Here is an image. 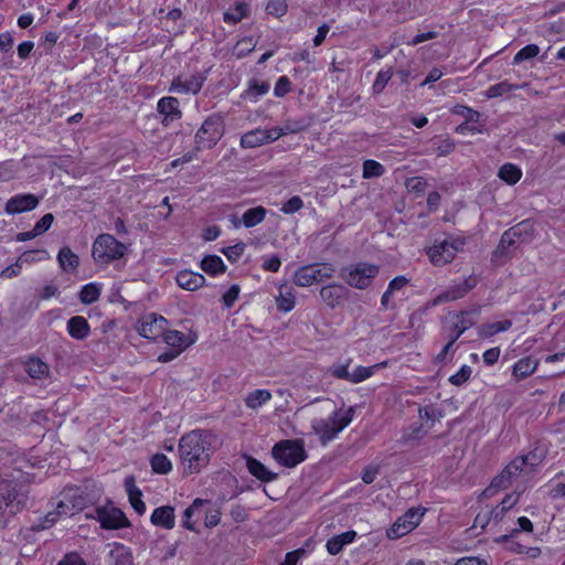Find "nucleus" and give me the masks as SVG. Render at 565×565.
<instances>
[{
	"mask_svg": "<svg viewBox=\"0 0 565 565\" xmlns=\"http://www.w3.org/2000/svg\"><path fill=\"white\" fill-rule=\"evenodd\" d=\"M271 456L280 466L294 468L307 459L305 443L301 439H285L275 444Z\"/></svg>",
	"mask_w": 565,
	"mask_h": 565,
	"instance_id": "20e7f679",
	"label": "nucleus"
},
{
	"mask_svg": "<svg viewBox=\"0 0 565 565\" xmlns=\"http://www.w3.org/2000/svg\"><path fill=\"white\" fill-rule=\"evenodd\" d=\"M67 331L72 338L84 340L88 337L90 328L84 317L76 316L67 321Z\"/></svg>",
	"mask_w": 565,
	"mask_h": 565,
	"instance_id": "4be33fe9",
	"label": "nucleus"
},
{
	"mask_svg": "<svg viewBox=\"0 0 565 565\" xmlns=\"http://www.w3.org/2000/svg\"><path fill=\"white\" fill-rule=\"evenodd\" d=\"M392 78V71L391 70H381L377 75H376V78L373 83V90L375 93H381L385 86L387 85V83L390 82V79Z\"/></svg>",
	"mask_w": 565,
	"mask_h": 565,
	"instance_id": "5fc2aeb1",
	"label": "nucleus"
},
{
	"mask_svg": "<svg viewBox=\"0 0 565 565\" xmlns=\"http://www.w3.org/2000/svg\"><path fill=\"white\" fill-rule=\"evenodd\" d=\"M50 258V254L44 250V249H41V250H29V252H25L23 253L19 259H20V263L23 264H31V263H34V262H42V260H46Z\"/></svg>",
	"mask_w": 565,
	"mask_h": 565,
	"instance_id": "09e8293b",
	"label": "nucleus"
},
{
	"mask_svg": "<svg viewBox=\"0 0 565 565\" xmlns=\"http://www.w3.org/2000/svg\"><path fill=\"white\" fill-rule=\"evenodd\" d=\"M158 111L163 116L162 122L168 125L182 117L179 100L175 97L167 96L158 100Z\"/></svg>",
	"mask_w": 565,
	"mask_h": 565,
	"instance_id": "f3484780",
	"label": "nucleus"
},
{
	"mask_svg": "<svg viewBox=\"0 0 565 565\" xmlns=\"http://www.w3.org/2000/svg\"><path fill=\"white\" fill-rule=\"evenodd\" d=\"M463 246V238L449 236L443 241H436L434 245L427 249V255L433 265L443 266L450 263Z\"/></svg>",
	"mask_w": 565,
	"mask_h": 565,
	"instance_id": "0eeeda50",
	"label": "nucleus"
},
{
	"mask_svg": "<svg viewBox=\"0 0 565 565\" xmlns=\"http://www.w3.org/2000/svg\"><path fill=\"white\" fill-rule=\"evenodd\" d=\"M289 129L274 127L270 129H254L244 134L241 138V146L243 148H256L265 143L277 140L279 137L286 135Z\"/></svg>",
	"mask_w": 565,
	"mask_h": 565,
	"instance_id": "9b49d317",
	"label": "nucleus"
},
{
	"mask_svg": "<svg viewBox=\"0 0 565 565\" xmlns=\"http://www.w3.org/2000/svg\"><path fill=\"white\" fill-rule=\"evenodd\" d=\"M246 248V245L244 243H237L235 245L224 247L221 249V252L226 256V258L234 263L237 259L242 257Z\"/></svg>",
	"mask_w": 565,
	"mask_h": 565,
	"instance_id": "603ef678",
	"label": "nucleus"
},
{
	"mask_svg": "<svg viewBox=\"0 0 565 565\" xmlns=\"http://www.w3.org/2000/svg\"><path fill=\"white\" fill-rule=\"evenodd\" d=\"M335 274V268L330 263H316L303 265L295 273L292 280L298 287H310L315 284L331 279Z\"/></svg>",
	"mask_w": 565,
	"mask_h": 565,
	"instance_id": "423d86ee",
	"label": "nucleus"
},
{
	"mask_svg": "<svg viewBox=\"0 0 565 565\" xmlns=\"http://www.w3.org/2000/svg\"><path fill=\"white\" fill-rule=\"evenodd\" d=\"M85 497H66V500L60 501L56 504L57 514L58 515H65L71 516L74 515L75 512L82 510V507L84 504L83 500Z\"/></svg>",
	"mask_w": 565,
	"mask_h": 565,
	"instance_id": "cd10ccee",
	"label": "nucleus"
},
{
	"mask_svg": "<svg viewBox=\"0 0 565 565\" xmlns=\"http://www.w3.org/2000/svg\"><path fill=\"white\" fill-rule=\"evenodd\" d=\"M239 292H241V288L238 285H232L224 294H223V297H222V300H223V305L225 308H232L233 305L236 302V300L238 299V296H239Z\"/></svg>",
	"mask_w": 565,
	"mask_h": 565,
	"instance_id": "4d7b16f0",
	"label": "nucleus"
},
{
	"mask_svg": "<svg viewBox=\"0 0 565 565\" xmlns=\"http://www.w3.org/2000/svg\"><path fill=\"white\" fill-rule=\"evenodd\" d=\"M168 321L164 317L157 313H149L138 321L137 331L146 339L156 340L164 333Z\"/></svg>",
	"mask_w": 565,
	"mask_h": 565,
	"instance_id": "f8f14e48",
	"label": "nucleus"
},
{
	"mask_svg": "<svg viewBox=\"0 0 565 565\" xmlns=\"http://www.w3.org/2000/svg\"><path fill=\"white\" fill-rule=\"evenodd\" d=\"M163 341L178 352H183L189 345H191L194 340L186 337L184 333L178 330H164Z\"/></svg>",
	"mask_w": 565,
	"mask_h": 565,
	"instance_id": "412c9836",
	"label": "nucleus"
},
{
	"mask_svg": "<svg viewBox=\"0 0 565 565\" xmlns=\"http://www.w3.org/2000/svg\"><path fill=\"white\" fill-rule=\"evenodd\" d=\"M127 247L110 234L99 235L93 243L92 255L96 264L107 265L121 258Z\"/></svg>",
	"mask_w": 565,
	"mask_h": 565,
	"instance_id": "39448f33",
	"label": "nucleus"
},
{
	"mask_svg": "<svg viewBox=\"0 0 565 565\" xmlns=\"http://www.w3.org/2000/svg\"><path fill=\"white\" fill-rule=\"evenodd\" d=\"M151 523L156 526H161L166 530H171L174 527V508L171 505L159 507L153 510L151 514Z\"/></svg>",
	"mask_w": 565,
	"mask_h": 565,
	"instance_id": "6ab92c4d",
	"label": "nucleus"
},
{
	"mask_svg": "<svg viewBox=\"0 0 565 565\" xmlns=\"http://www.w3.org/2000/svg\"><path fill=\"white\" fill-rule=\"evenodd\" d=\"M476 322L475 312H460L450 315L445 320V330L448 331L455 339H458L467 329L472 327Z\"/></svg>",
	"mask_w": 565,
	"mask_h": 565,
	"instance_id": "4468645a",
	"label": "nucleus"
},
{
	"mask_svg": "<svg viewBox=\"0 0 565 565\" xmlns=\"http://www.w3.org/2000/svg\"><path fill=\"white\" fill-rule=\"evenodd\" d=\"M269 90V85L266 83H254L249 86L248 90L246 92V97L249 98L253 102L258 100L259 97L267 94Z\"/></svg>",
	"mask_w": 565,
	"mask_h": 565,
	"instance_id": "864d4df0",
	"label": "nucleus"
},
{
	"mask_svg": "<svg viewBox=\"0 0 565 565\" xmlns=\"http://www.w3.org/2000/svg\"><path fill=\"white\" fill-rule=\"evenodd\" d=\"M97 519L104 529H120L128 525L124 512L117 508H98Z\"/></svg>",
	"mask_w": 565,
	"mask_h": 565,
	"instance_id": "2eb2a0df",
	"label": "nucleus"
},
{
	"mask_svg": "<svg viewBox=\"0 0 565 565\" xmlns=\"http://www.w3.org/2000/svg\"><path fill=\"white\" fill-rule=\"evenodd\" d=\"M518 88H519V86H516V85H512L508 82H501V83L490 86L486 92V96L488 98H495V97H500L504 94H508L512 90H515Z\"/></svg>",
	"mask_w": 565,
	"mask_h": 565,
	"instance_id": "a19ab883",
	"label": "nucleus"
},
{
	"mask_svg": "<svg viewBox=\"0 0 565 565\" xmlns=\"http://www.w3.org/2000/svg\"><path fill=\"white\" fill-rule=\"evenodd\" d=\"M356 536L355 531H347L344 533H341L339 535H335L328 540L327 542V551L331 555H337L341 552L344 545L350 544L354 541Z\"/></svg>",
	"mask_w": 565,
	"mask_h": 565,
	"instance_id": "b1692460",
	"label": "nucleus"
},
{
	"mask_svg": "<svg viewBox=\"0 0 565 565\" xmlns=\"http://www.w3.org/2000/svg\"><path fill=\"white\" fill-rule=\"evenodd\" d=\"M286 0H269L267 4V12L275 17H282L287 12Z\"/></svg>",
	"mask_w": 565,
	"mask_h": 565,
	"instance_id": "13d9d810",
	"label": "nucleus"
},
{
	"mask_svg": "<svg viewBox=\"0 0 565 565\" xmlns=\"http://www.w3.org/2000/svg\"><path fill=\"white\" fill-rule=\"evenodd\" d=\"M277 308L282 312L291 311L296 306L295 290L290 287L279 288V295L275 298Z\"/></svg>",
	"mask_w": 565,
	"mask_h": 565,
	"instance_id": "c85d7f7f",
	"label": "nucleus"
},
{
	"mask_svg": "<svg viewBox=\"0 0 565 565\" xmlns=\"http://www.w3.org/2000/svg\"><path fill=\"white\" fill-rule=\"evenodd\" d=\"M271 399V393L268 390H254L245 397V404L250 409H257Z\"/></svg>",
	"mask_w": 565,
	"mask_h": 565,
	"instance_id": "7c9ffc66",
	"label": "nucleus"
},
{
	"mask_svg": "<svg viewBox=\"0 0 565 565\" xmlns=\"http://www.w3.org/2000/svg\"><path fill=\"white\" fill-rule=\"evenodd\" d=\"M57 565H86V563L77 553H68Z\"/></svg>",
	"mask_w": 565,
	"mask_h": 565,
	"instance_id": "774afa93",
	"label": "nucleus"
},
{
	"mask_svg": "<svg viewBox=\"0 0 565 565\" xmlns=\"http://www.w3.org/2000/svg\"><path fill=\"white\" fill-rule=\"evenodd\" d=\"M205 82L202 73L181 74L173 78L169 92L178 94H198Z\"/></svg>",
	"mask_w": 565,
	"mask_h": 565,
	"instance_id": "ddd939ff",
	"label": "nucleus"
},
{
	"mask_svg": "<svg viewBox=\"0 0 565 565\" xmlns=\"http://www.w3.org/2000/svg\"><path fill=\"white\" fill-rule=\"evenodd\" d=\"M281 262L278 256H269L264 259L263 268L264 270L277 273L280 268Z\"/></svg>",
	"mask_w": 565,
	"mask_h": 565,
	"instance_id": "338daca9",
	"label": "nucleus"
},
{
	"mask_svg": "<svg viewBox=\"0 0 565 565\" xmlns=\"http://www.w3.org/2000/svg\"><path fill=\"white\" fill-rule=\"evenodd\" d=\"M472 369L469 365L465 364L459 369L458 372H456L449 377V382L456 386H460L470 379Z\"/></svg>",
	"mask_w": 565,
	"mask_h": 565,
	"instance_id": "3c124183",
	"label": "nucleus"
},
{
	"mask_svg": "<svg viewBox=\"0 0 565 565\" xmlns=\"http://www.w3.org/2000/svg\"><path fill=\"white\" fill-rule=\"evenodd\" d=\"M221 512L218 509L205 511L204 523L206 527H214L220 523Z\"/></svg>",
	"mask_w": 565,
	"mask_h": 565,
	"instance_id": "69168bd1",
	"label": "nucleus"
},
{
	"mask_svg": "<svg viewBox=\"0 0 565 565\" xmlns=\"http://www.w3.org/2000/svg\"><path fill=\"white\" fill-rule=\"evenodd\" d=\"M540 53V47L536 44H527L521 49L513 57V64L518 65L523 61L535 57Z\"/></svg>",
	"mask_w": 565,
	"mask_h": 565,
	"instance_id": "37998d69",
	"label": "nucleus"
},
{
	"mask_svg": "<svg viewBox=\"0 0 565 565\" xmlns=\"http://www.w3.org/2000/svg\"><path fill=\"white\" fill-rule=\"evenodd\" d=\"M175 281L178 286L188 291H195L205 285V277L189 269L180 270L177 274Z\"/></svg>",
	"mask_w": 565,
	"mask_h": 565,
	"instance_id": "a211bd4d",
	"label": "nucleus"
},
{
	"mask_svg": "<svg viewBox=\"0 0 565 565\" xmlns=\"http://www.w3.org/2000/svg\"><path fill=\"white\" fill-rule=\"evenodd\" d=\"M211 434L192 430L180 438L179 454L185 472L193 473L205 467L210 460Z\"/></svg>",
	"mask_w": 565,
	"mask_h": 565,
	"instance_id": "f03ea898",
	"label": "nucleus"
},
{
	"mask_svg": "<svg viewBox=\"0 0 565 565\" xmlns=\"http://www.w3.org/2000/svg\"><path fill=\"white\" fill-rule=\"evenodd\" d=\"M544 454L535 449L524 456L514 458L491 482L488 491L499 492L507 490L513 483L519 487L530 481L535 469L542 463Z\"/></svg>",
	"mask_w": 565,
	"mask_h": 565,
	"instance_id": "f257e3e1",
	"label": "nucleus"
},
{
	"mask_svg": "<svg viewBox=\"0 0 565 565\" xmlns=\"http://www.w3.org/2000/svg\"><path fill=\"white\" fill-rule=\"evenodd\" d=\"M207 503H209L207 500L196 498L194 500V502L192 503V505H190L188 509H185L184 514H183V526L185 529L193 531V532H198L194 526V523L191 522V518L196 513L199 514L201 512V510L203 509V507Z\"/></svg>",
	"mask_w": 565,
	"mask_h": 565,
	"instance_id": "c9c22d12",
	"label": "nucleus"
},
{
	"mask_svg": "<svg viewBox=\"0 0 565 565\" xmlns=\"http://www.w3.org/2000/svg\"><path fill=\"white\" fill-rule=\"evenodd\" d=\"M386 365H387L386 361L376 363L371 366L359 365L351 372L350 383H353V384L361 383V382L372 377L376 371L385 367Z\"/></svg>",
	"mask_w": 565,
	"mask_h": 565,
	"instance_id": "a878e982",
	"label": "nucleus"
},
{
	"mask_svg": "<svg viewBox=\"0 0 565 565\" xmlns=\"http://www.w3.org/2000/svg\"><path fill=\"white\" fill-rule=\"evenodd\" d=\"M476 286V279L469 278L463 281L462 286L459 287L458 290H449L445 295L446 300H456L461 298L466 292L472 289Z\"/></svg>",
	"mask_w": 565,
	"mask_h": 565,
	"instance_id": "8fccbe9b",
	"label": "nucleus"
},
{
	"mask_svg": "<svg viewBox=\"0 0 565 565\" xmlns=\"http://www.w3.org/2000/svg\"><path fill=\"white\" fill-rule=\"evenodd\" d=\"M320 297L330 308L337 307L343 297V287L340 285H327L320 289Z\"/></svg>",
	"mask_w": 565,
	"mask_h": 565,
	"instance_id": "393cba45",
	"label": "nucleus"
},
{
	"mask_svg": "<svg viewBox=\"0 0 565 565\" xmlns=\"http://www.w3.org/2000/svg\"><path fill=\"white\" fill-rule=\"evenodd\" d=\"M152 470L157 473H168L172 469L171 461L162 454H156L151 458Z\"/></svg>",
	"mask_w": 565,
	"mask_h": 565,
	"instance_id": "79ce46f5",
	"label": "nucleus"
},
{
	"mask_svg": "<svg viewBox=\"0 0 565 565\" xmlns=\"http://www.w3.org/2000/svg\"><path fill=\"white\" fill-rule=\"evenodd\" d=\"M25 372L33 379H43L49 374V366L38 358H29L24 363Z\"/></svg>",
	"mask_w": 565,
	"mask_h": 565,
	"instance_id": "2f4dec72",
	"label": "nucleus"
},
{
	"mask_svg": "<svg viewBox=\"0 0 565 565\" xmlns=\"http://www.w3.org/2000/svg\"><path fill=\"white\" fill-rule=\"evenodd\" d=\"M492 519L493 518L490 511V507L487 505L486 508H482L476 515L475 526H480L483 529Z\"/></svg>",
	"mask_w": 565,
	"mask_h": 565,
	"instance_id": "680f3d73",
	"label": "nucleus"
},
{
	"mask_svg": "<svg viewBox=\"0 0 565 565\" xmlns=\"http://www.w3.org/2000/svg\"><path fill=\"white\" fill-rule=\"evenodd\" d=\"M246 467L250 475H253L254 477L262 481H270L276 478V473L270 471L260 461L254 458H247Z\"/></svg>",
	"mask_w": 565,
	"mask_h": 565,
	"instance_id": "c756f323",
	"label": "nucleus"
},
{
	"mask_svg": "<svg viewBox=\"0 0 565 565\" xmlns=\"http://www.w3.org/2000/svg\"><path fill=\"white\" fill-rule=\"evenodd\" d=\"M255 47V42L253 40V38H244L242 40H239L235 47H234V55L237 57V58H242L244 56H246L248 53H250Z\"/></svg>",
	"mask_w": 565,
	"mask_h": 565,
	"instance_id": "de8ad7c7",
	"label": "nucleus"
},
{
	"mask_svg": "<svg viewBox=\"0 0 565 565\" xmlns=\"http://www.w3.org/2000/svg\"><path fill=\"white\" fill-rule=\"evenodd\" d=\"M15 499L17 497H0V510L9 515L18 513L21 510V502Z\"/></svg>",
	"mask_w": 565,
	"mask_h": 565,
	"instance_id": "a18cd8bd",
	"label": "nucleus"
},
{
	"mask_svg": "<svg viewBox=\"0 0 565 565\" xmlns=\"http://www.w3.org/2000/svg\"><path fill=\"white\" fill-rule=\"evenodd\" d=\"M100 291H102V285L100 284H98V282H89V284H87V285L82 287V290L79 292V300L84 305H90V303L95 302L99 298Z\"/></svg>",
	"mask_w": 565,
	"mask_h": 565,
	"instance_id": "58836bf2",
	"label": "nucleus"
},
{
	"mask_svg": "<svg viewBox=\"0 0 565 565\" xmlns=\"http://www.w3.org/2000/svg\"><path fill=\"white\" fill-rule=\"evenodd\" d=\"M224 135V122L221 116H210L195 135L199 148L210 149L214 147Z\"/></svg>",
	"mask_w": 565,
	"mask_h": 565,
	"instance_id": "1a4fd4ad",
	"label": "nucleus"
},
{
	"mask_svg": "<svg viewBox=\"0 0 565 565\" xmlns=\"http://www.w3.org/2000/svg\"><path fill=\"white\" fill-rule=\"evenodd\" d=\"M512 327L511 320H501L495 322H490L482 324L479 330V337L481 338H490L497 333L508 331Z\"/></svg>",
	"mask_w": 565,
	"mask_h": 565,
	"instance_id": "473e14b6",
	"label": "nucleus"
},
{
	"mask_svg": "<svg viewBox=\"0 0 565 565\" xmlns=\"http://www.w3.org/2000/svg\"><path fill=\"white\" fill-rule=\"evenodd\" d=\"M201 269L211 276H217L225 273L226 265L220 256L207 255L201 260Z\"/></svg>",
	"mask_w": 565,
	"mask_h": 565,
	"instance_id": "bb28decb",
	"label": "nucleus"
},
{
	"mask_svg": "<svg viewBox=\"0 0 565 565\" xmlns=\"http://www.w3.org/2000/svg\"><path fill=\"white\" fill-rule=\"evenodd\" d=\"M498 177L509 185L518 183L522 177V170L512 163L503 164L498 172Z\"/></svg>",
	"mask_w": 565,
	"mask_h": 565,
	"instance_id": "72a5a7b5",
	"label": "nucleus"
},
{
	"mask_svg": "<svg viewBox=\"0 0 565 565\" xmlns=\"http://www.w3.org/2000/svg\"><path fill=\"white\" fill-rule=\"evenodd\" d=\"M539 366V360L533 359L531 356H525L523 359H520L516 363L513 365V376L516 380H522L535 372V370Z\"/></svg>",
	"mask_w": 565,
	"mask_h": 565,
	"instance_id": "5701e85b",
	"label": "nucleus"
},
{
	"mask_svg": "<svg viewBox=\"0 0 565 565\" xmlns=\"http://www.w3.org/2000/svg\"><path fill=\"white\" fill-rule=\"evenodd\" d=\"M290 90V81L286 76H281L275 84L274 94L277 97H284Z\"/></svg>",
	"mask_w": 565,
	"mask_h": 565,
	"instance_id": "e2e57ef3",
	"label": "nucleus"
},
{
	"mask_svg": "<svg viewBox=\"0 0 565 565\" xmlns=\"http://www.w3.org/2000/svg\"><path fill=\"white\" fill-rule=\"evenodd\" d=\"M353 407L334 409L327 417H315L311 420L312 433L322 445H327L338 437L353 420Z\"/></svg>",
	"mask_w": 565,
	"mask_h": 565,
	"instance_id": "7ed1b4c3",
	"label": "nucleus"
},
{
	"mask_svg": "<svg viewBox=\"0 0 565 565\" xmlns=\"http://www.w3.org/2000/svg\"><path fill=\"white\" fill-rule=\"evenodd\" d=\"M516 503V500L513 497H504L503 500L497 507H490V511L492 513V518L494 521H500L507 511L513 508Z\"/></svg>",
	"mask_w": 565,
	"mask_h": 565,
	"instance_id": "ea45409f",
	"label": "nucleus"
},
{
	"mask_svg": "<svg viewBox=\"0 0 565 565\" xmlns=\"http://www.w3.org/2000/svg\"><path fill=\"white\" fill-rule=\"evenodd\" d=\"M303 206V202L300 196L295 195L287 200L282 206L280 207V211L285 214H294L298 211H300Z\"/></svg>",
	"mask_w": 565,
	"mask_h": 565,
	"instance_id": "6e6d98bb",
	"label": "nucleus"
},
{
	"mask_svg": "<svg viewBox=\"0 0 565 565\" xmlns=\"http://www.w3.org/2000/svg\"><path fill=\"white\" fill-rule=\"evenodd\" d=\"M22 268V263H20V259H18L14 264L7 266L3 268L0 273L1 278H13L20 275Z\"/></svg>",
	"mask_w": 565,
	"mask_h": 565,
	"instance_id": "0e129e2a",
	"label": "nucleus"
},
{
	"mask_svg": "<svg viewBox=\"0 0 565 565\" xmlns=\"http://www.w3.org/2000/svg\"><path fill=\"white\" fill-rule=\"evenodd\" d=\"M57 262L64 271H73L79 264L77 255L68 247L61 248L57 255Z\"/></svg>",
	"mask_w": 565,
	"mask_h": 565,
	"instance_id": "f704fd0d",
	"label": "nucleus"
},
{
	"mask_svg": "<svg viewBox=\"0 0 565 565\" xmlns=\"http://www.w3.org/2000/svg\"><path fill=\"white\" fill-rule=\"evenodd\" d=\"M425 511V508H412L406 511L386 531L387 537L391 540H396L412 532L420 523Z\"/></svg>",
	"mask_w": 565,
	"mask_h": 565,
	"instance_id": "9d476101",
	"label": "nucleus"
},
{
	"mask_svg": "<svg viewBox=\"0 0 565 565\" xmlns=\"http://www.w3.org/2000/svg\"><path fill=\"white\" fill-rule=\"evenodd\" d=\"M384 173V167L375 160H365L363 163V178L370 179L381 177Z\"/></svg>",
	"mask_w": 565,
	"mask_h": 565,
	"instance_id": "49530a36",
	"label": "nucleus"
},
{
	"mask_svg": "<svg viewBox=\"0 0 565 565\" xmlns=\"http://www.w3.org/2000/svg\"><path fill=\"white\" fill-rule=\"evenodd\" d=\"M408 284V279L405 276H397L392 279L388 284L386 291L383 294L381 302L382 306L388 307L391 297L398 290L403 289Z\"/></svg>",
	"mask_w": 565,
	"mask_h": 565,
	"instance_id": "4c0bfd02",
	"label": "nucleus"
},
{
	"mask_svg": "<svg viewBox=\"0 0 565 565\" xmlns=\"http://www.w3.org/2000/svg\"><path fill=\"white\" fill-rule=\"evenodd\" d=\"M439 412L433 406L419 408V418L427 424L430 423V426L439 418Z\"/></svg>",
	"mask_w": 565,
	"mask_h": 565,
	"instance_id": "bf43d9fd",
	"label": "nucleus"
},
{
	"mask_svg": "<svg viewBox=\"0 0 565 565\" xmlns=\"http://www.w3.org/2000/svg\"><path fill=\"white\" fill-rule=\"evenodd\" d=\"M54 216L51 213L43 215L34 225L33 230L35 234L39 236L45 233L53 224Z\"/></svg>",
	"mask_w": 565,
	"mask_h": 565,
	"instance_id": "052dcab7",
	"label": "nucleus"
},
{
	"mask_svg": "<svg viewBox=\"0 0 565 565\" xmlns=\"http://www.w3.org/2000/svg\"><path fill=\"white\" fill-rule=\"evenodd\" d=\"M351 359H348L343 363H335L329 369V373L339 380H345L350 382L351 372L349 371Z\"/></svg>",
	"mask_w": 565,
	"mask_h": 565,
	"instance_id": "c03bdc74",
	"label": "nucleus"
},
{
	"mask_svg": "<svg viewBox=\"0 0 565 565\" xmlns=\"http://www.w3.org/2000/svg\"><path fill=\"white\" fill-rule=\"evenodd\" d=\"M530 226L531 225L527 222H523L504 232L503 235L501 236L497 253H508V248L512 246L516 242V239L521 237L522 233L526 231Z\"/></svg>",
	"mask_w": 565,
	"mask_h": 565,
	"instance_id": "aec40b11",
	"label": "nucleus"
},
{
	"mask_svg": "<svg viewBox=\"0 0 565 565\" xmlns=\"http://www.w3.org/2000/svg\"><path fill=\"white\" fill-rule=\"evenodd\" d=\"M266 216V210L263 206H256L248 209L244 212L242 221L246 227H253L264 221Z\"/></svg>",
	"mask_w": 565,
	"mask_h": 565,
	"instance_id": "e433bc0d",
	"label": "nucleus"
},
{
	"mask_svg": "<svg viewBox=\"0 0 565 565\" xmlns=\"http://www.w3.org/2000/svg\"><path fill=\"white\" fill-rule=\"evenodd\" d=\"M377 274L379 267L369 263H358L342 270L345 281L358 289L369 287Z\"/></svg>",
	"mask_w": 565,
	"mask_h": 565,
	"instance_id": "6e6552de",
	"label": "nucleus"
},
{
	"mask_svg": "<svg viewBox=\"0 0 565 565\" xmlns=\"http://www.w3.org/2000/svg\"><path fill=\"white\" fill-rule=\"evenodd\" d=\"M39 204V199L34 194H17L6 203L8 214H19L34 210Z\"/></svg>",
	"mask_w": 565,
	"mask_h": 565,
	"instance_id": "dca6fc26",
	"label": "nucleus"
}]
</instances>
